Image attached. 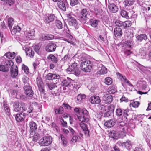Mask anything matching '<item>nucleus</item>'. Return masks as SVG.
<instances>
[{
    "mask_svg": "<svg viewBox=\"0 0 151 151\" xmlns=\"http://www.w3.org/2000/svg\"><path fill=\"white\" fill-rule=\"evenodd\" d=\"M89 12L87 9L86 8L83 9L80 11L78 19L82 23L85 24L89 19Z\"/></svg>",
    "mask_w": 151,
    "mask_h": 151,
    "instance_id": "obj_1",
    "label": "nucleus"
},
{
    "mask_svg": "<svg viewBox=\"0 0 151 151\" xmlns=\"http://www.w3.org/2000/svg\"><path fill=\"white\" fill-rule=\"evenodd\" d=\"M68 24L70 26L73 27L75 29H78L80 25L78 24L76 20L73 17L71 14H68L67 15Z\"/></svg>",
    "mask_w": 151,
    "mask_h": 151,
    "instance_id": "obj_2",
    "label": "nucleus"
},
{
    "mask_svg": "<svg viewBox=\"0 0 151 151\" xmlns=\"http://www.w3.org/2000/svg\"><path fill=\"white\" fill-rule=\"evenodd\" d=\"M81 69L83 71L89 72L92 68V64L89 60L82 61L80 63Z\"/></svg>",
    "mask_w": 151,
    "mask_h": 151,
    "instance_id": "obj_3",
    "label": "nucleus"
},
{
    "mask_svg": "<svg viewBox=\"0 0 151 151\" xmlns=\"http://www.w3.org/2000/svg\"><path fill=\"white\" fill-rule=\"evenodd\" d=\"M52 141V138L50 136H46L40 139L39 143L42 146H48L50 145Z\"/></svg>",
    "mask_w": 151,
    "mask_h": 151,
    "instance_id": "obj_4",
    "label": "nucleus"
},
{
    "mask_svg": "<svg viewBox=\"0 0 151 151\" xmlns=\"http://www.w3.org/2000/svg\"><path fill=\"white\" fill-rule=\"evenodd\" d=\"M67 71L70 73L75 74L76 76L79 75L80 73V71L77 67L76 63H74L69 66L67 69Z\"/></svg>",
    "mask_w": 151,
    "mask_h": 151,
    "instance_id": "obj_5",
    "label": "nucleus"
},
{
    "mask_svg": "<svg viewBox=\"0 0 151 151\" xmlns=\"http://www.w3.org/2000/svg\"><path fill=\"white\" fill-rule=\"evenodd\" d=\"M128 110H123L120 108H118L116 110V115L118 117H120L123 114V116L126 119L130 120L129 119V114Z\"/></svg>",
    "mask_w": 151,
    "mask_h": 151,
    "instance_id": "obj_6",
    "label": "nucleus"
},
{
    "mask_svg": "<svg viewBox=\"0 0 151 151\" xmlns=\"http://www.w3.org/2000/svg\"><path fill=\"white\" fill-rule=\"evenodd\" d=\"M88 112L85 109H83L82 110L81 113L77 114V116L80 121L82 122H87L88 121V118L86 116L88 115Z\"/></svg>",
    "mask_w": 151,
    "mask_h": 151,
    "instance_id": "obj_7",
    "label": "nucleus"
},
{
    "mask_svg": "<svg viewBox=\"0 0 151 151\" xmlns=\"http://www.w3.org/2000/svg\"><path fill=\"white\" fill-rule=\"evenodd\" d=\"M24 93L28 97H32L33 95V91L32 90L31 86L28 84V85L24 86Z\"/></svg>",
    "mask_w": 151,
    "mask_h": 151,
    "instance_id": "obj_8",
    "label": "nucleus"
},
{
    "mask_svg": "<svg viewBox=\"0 0 151 151\" xmlns=\"http://www.w3.org/2000/svg\"><path fill=\"white\" fill-rule=\"evenodd\" d=\"M13 65V62L11 60L7 62L6 65H0V71L6 72L9 70V68Z\"/></svg>",
    "mask_w": 151,
    "mask_h": 151,
    "instance_id": "obj_9",
    "label": "nucleus"
},
{
    "mask_svg": "<svg viewBox=\"0 0 151 151\" xmlns=\"http://www.w3.org/2000/svg\"><path fill=\"white\" fill-rule=\"evenodd\" d=\"M57 5L59 8L63 11H65L68 4L65 0H63V1L61 0L58 1L57 3Z\"/></svg>",
    "mask_w": 151,
    "mask_h": 151,
    "instance_id": "obj_10",
    "label": "nucleus"
},
{
    "mask_svg": "<svg viewBox=\"0 0 151 151\" xmlns=\"http://www.w3.org/2000/svg\"><path fill=\"white\" fill-rule=\"evenodd\" d=\"M56 45L52 42L48 43L45 47L46 50L48 52L55 51L56 48Z\"/></svg>",
    "mask_w": 151,
    "mask_h": 151,
    "instance_id": "obj_11",
    "label": "nucleus"
},
{
    "mask_svg": "<svg viewBox=\"0 0 151 151\" xmlns=\"http://www.w3.org/2000/svg\"><path fill=\"white\" fill-rule=\"evenodd\" d=\"M12 66L11 69V76L13 78H16L18 74V68L17 66L11 65Z\"/></svg>",
    "mask_w": 151,
    "mask_h": 151,
    "instance_id": "obj_12",
    "label": "nucleus"
},
{
    "mask_svg": "<svg viewBox=\"0 0 151 151\" xmlns=\"http://www.w3.org/2000/svg\"><path fill=\"white\" fill-rule=\"evenodd\" d=\"M25 37L27 40L32 39L34 36V32L31 30H27L24 33Z\"/></svg>",
    "mask_w": 151,
    "mask_h": 151,
    "instance_id": "obj_13",
    "label": "nucleus"
},
{
    "mask_svg": "<svg viewBox=\"0 0 151 151\" xmlns=\"http://www.w3.org/2000/svg\"><path fill=\"white\" fill-rule=\"evenodd\" d=\"M60 78L59 75L57 74L49 73L46 76V79L48 80L52 79H58Z\"/></svg>",
    "mask_w": 151,
    "mask_h": 151,
    "instance_id": "obj_14",
    "label": "nucleus"
},
{
    "mask_svg": "<svg viewBox=\"0 0 151 151\" xmlns=\"http://www.w3.org/2000/svg\"><path fill=\"white\" fill-rule=\"evenodd\" d=\"M89 101L91 103L93 104H98L101 102L100 98L98 96H91L90 98Z\"/></svg>",
    "mask_w": 151,
    "mask_h": 151,
    "instance_id": "obj_15",
    "label": "nucleus"
},
{
    "mask_svg": "<svg viewBox=\"0 0 151 151\" xmlns=\"http://www.w3.org/2000/svg\"><path fill=\"white\" fill-rule=\"evenodd\" d=\"M120 131L119 132L118 136L119 138H123L126 135V131L125 130L126 127L125 126H120Z\"/></svg>",
    "mask_w": 151,
    "mask_h": 151,
    "instance_id": "obj_16",
    "label": "nucleus"
},
{
    "mask_svg": "<svg viewBox=\"0 0 151 151\" xmlns=\"http://www.w3.org/2000/svg\"><path fill=\"white\" fill-rule=\"evenodd\" d=\"M25 114L24 113H19L17 114L15 116L16 121L18 122H22L25 118Z\"/></svg>",
    "mask_w": 151,
    "mask_h": 151,
    "instance_id": "obj_17",
    "label": "nucleus"
},
{
    "mask_svg": "<svg viewBox=\"0 0 151 151\" xmlns=\"http://www.w3.org/2000/svg\"><path fill=\"white\" fill-rule=\"evenodd\" d=\"M23 49L24 50L26 55L32 58L33 57L34 55V52L32 50V49L29 47H24L23 48Z\"/></svg>",
    "mask_w": 151,
    "mask_h": 151,
    "instance_id": "obj_18",
    "label": "nucleus"
},
{
    "mask_svg": "<svg viewBox=\"0 0 151 151\" xmlns=\"http://www.w3.org/2000/svg\"><path fill=\"white\" fill-rule=\"evenodd\" d=\"M103 99L105 104H109L113 101V97L111 95L106 94L104 97Z\"/></svg>",
    "mask_w": 151,
    "mask_h": 151,
    "instance_id": "obj_19",
    "label": "nucleus"
},
{
    "mask_svg": "<svg viewBox=\"0 0 151 151\" xmlns=\"http://www.w3.org/2000/svg\"><path fill=\"white\" fill-rule=\"evenodd\" d=\"M118 78L120 79L124 83H127L128 85L132 87H133V86L130 83L129 81L127 80L124 76L122 75L121 74L118 73L117 74Z\"/></svg>",
    "mask_w": 151,
    "mask_h": 151,
    "instance_id": "obj_20",
    "label": "nucleus"
},
{
    "mask_svg": "<svg viewBox=\"0 0 151 151\" xmlns=\"http://www.w3.org/2000/svg\"><path fill=\"white\" fill-rule=\"evenodd\" d=\"M109 9L112 13H116L118 11V8L117 5L114 3L109 4L108 6Z\"/></svg>",
    "mask_w": 151,
    "mask_h": 151,
    "instance_id": "obj_21",
    "label": "nucleus"
},
{
    "mask_svg": "<svg viewBox=\"0 0 151 151\" xmlns=\"http://www.w3.org/2000/svg\"><path fill=\"white\" fill-rule=\"evenodd\" d=\"M115 123V120L114 119H111L106 121L104 124L105 126L110 128L113 127Z\"/></svg>",
    "mask_w": 151,
    "mask_h": 151,
    "instance_id": "obj_22",
    "label": "nucleus"
},
{
    "mask_svg": "<svg viewBox=\"0 0 151 151\" xmlns=\"http://www.w3.org/2000/svg\"><path fill=\"white\" fill-rule=\"evenodd\" d=\"M114 34L116 37L121 36L122 34V29L119 27L115 28L114 30Z\"/></svg>",
    "mask_w": 151,
    "mask_h": 151,
    "instance_id": "obj_23",
    "label": "nucleus"
},
{
    "mask_svg": "<svg viewBox=\"0 0 151 151\" xmlns=\"http://www.w3.org/2000/svg\"><path fill=\"white\" fill-rule=\"evenodd\" d=\"M55 19V17L54 15H49L45 18V22L47 23L53 21Z\"/></svg>",
    "mask_w": 151,
    "mask_h": 151,
    "instance_id": "obj_24",
    "label": "nucleus"
},
{
    "mask_svg": "<svg viewBox=\"0 0 151 151\" xmlns=\"http://www.w3.org/2000/svg\"><path fill=\"white\" fill-rule=\"evenodd\" d=\"M109 135L111 137L116 140L118 139L119 138L118 133L115 131H111L109 133Z\"/></svg>",
    "mask_w": 151,
    "mask_h": 151,
    "instance_id": "obj_25",
    "label": "nucleus"
},
{
    "mask_svg": "<svg viewBox=\"0 0 151 151\" xmlns=\"http://www.w3.org/2000/svg\"><path fill=\"white\" fill-rule=\"evenodd\" d=\"M137 85L141 88L142 90H145L147 87L146 82L143 80L139 81Z\"/></svg>",
    "mask_w": 151,
    "mask_h": 151,
    "instance_id": "obj_26",
    "label": "nucleus"
},
{
    "mask_svg": "<svg viewBox=\"0 0 151 151\" xmlns=\"http://www.w3.org/2000/svg\"><path fill=\"white\" fill-rule=\"evenodd\" d=\"M32 106L33 107V109H34L36 111H40L42 107V106L41 104H38L37 102H34L33 103Z\"/></svg>",
    "mask_w": 151,
    "mask_h": 151,
    "instance_id": "obj_27",
    "label": "nucleus"
},
{
    "mask_svg": "<svg viewBox=\"0 0 151 151\" xmlns=\"http://www.w3.org/2000/svg\"><path fill=\"white\" fill-rule=\"evenodd\" d=\"M72 80L69 78L67 77L66 79L64 80L62 82V84L65 87L70 86Z\"/></svg>",
    "mask_w": 151,
    "mask_h": 151,
    "instance_id": "obj_28",
    "label": "nucleus"
},
{
    "mask_svg": "<svg viewBox=\"0 0 151 151\" xmlns=\"http://www.w3.org/2000/svg\"><path fill=\"white\" fill-rule=\"evenodd\" d=\"M136 38L138 41L141 42L143 40H146L147 39V37L146 34H143L137 36Z\"/></svg>",
    "mask_w": 151,
    "mask_h": 151,
    "instance_id": "obj_29",
    "label": "nucleus"
},
{
    "mask_svg": "<svg viewBox=\"0 0 151 151\" xmlns=\"http://www.w3.org/2000/svg\"><path fill=\"white\" fill-rule=\"evenodd\" d=\"M49 60H51L54 63H56L58 62L57 58L53 54H50L47 57Z\"/></svg>",
    "mask_w": 151,
    "mask_h": 151,
    "instance_id": "obj_30",
    "label": "nucleus"
},
{
    "mask_svg": "<svg viewBox=\"0 0 151 151\" xmlns=\"http://www.w3.org/2000/svg\"><path fill=\"white\" fill-rule=\"evenodd\" d=\"M96 14L98 17L100 19H102L105 16V13L102 9H99L96 13Z\"/></svg>",
    "mask_w": 151,
    "mask_h": 151,
    "instance_id": "obj_31",
    "label": "nucleus"
},
{
    "mask_svg": "<svg viewBox=\"0 0 151 151\" xmlns=\"http://www.w3.org/2000/svg\"><path fill=\"white\" fill-rule=\"evenodd\" d=\"M19 103L18 101H16L14 103L13 106L14 111L17 112L20 111L21 108L19 106Z\"/></svg>",
    "mask_w": 151,
    "mask_h": 151,
    "instance_id": "obj_32",
    "label": "nucleus"
},
{
    "mask_svg": "<svg viewBox=\"0 0 151 151\" xmlns=\"http://www.w3.org/2000/svg\"><path fill=\"white\" fill-rule=\"evenodd\" d=\"M29 126L32 132L35 131L37 128L36 124L33 121L30 122Z\"/></svg>",
    "mask_w": 151,
    "mask_h": 151,
    "instance_id": "obj_33",
    "label": "nucleus"
},
{
    "mask_svg": "<svg viewBox=\"0 0 151 151\" xmlns=\"http://www.w3.org/2000/svg\"><path fill=\"white\" fill-rule=\"evenodd\" d=\"M3 106L4 109L7 115H9L10 114V109L9 105L7 104L6 102L4 101L3 102Z\"/></svg>",
    "mask_w": 151,
    "mask_h": 151,
    "instance_id": "obj_34",
    "label": "nucleus"
},
{
    "mask_svg": "<svg viewBox=\"0 0 151 151\" xmlns=\"http://www.w3.org/2000/svg\"><path fill=\"white\" fill-rule=\"evenodd\" d=\"M120 14L123 17L125 18L126 19H128L130 17L129 16V13H128L125 10H122L120 12Z\"/></svg>",
    "mask_w": 151,
    "mask_h": 151,
    "instance_id": "obj_35",
    "label": "nucleus"
},
{
    "mask_svg": "<svg viewBox=\"0 0 151 151\" xmlns=\"http://www.w3.org/2000/svg\"><path fill=\"white\" fill-rule=\"evenodd\" d=\"M116 91V88L114 86H110L108 89V91L109 93L114 94Z\"/></svg>",
    "mask_w": 151,
    "mask_h": 151,
    "instance_id": "obj_36",
    "label": "nucleus"
},
{
    "mask_svg": "<svg viewBox=\"0 0 151 151\" xmlns=\"http://www.w3.org/2000/svg\"><path fill=\"white\" fill-rule=\"evenodd\" d=\"M138 55L141 58H145L146 56V52L142 49H140L139 50Z\"/></svg>",
    "mask_w": 151,
    "mask_h": 151,
    "instance_id": "obj_37",
    "label": "nucleus"
},
{
    "mask_svg": "<svg viewBox=\"0 0 151 151\" xmlns=\"http://www.w3.org/2000/svg\"><path fill=\"white\" fill-rule=\"evenodd\" d=\"M131 24V21L129 20L126 21L124 22H123L122 27L126 29L130 27Z\"/></svg>",
    "mask_w": 151,
    "mask_h": 151,
    "instance_id": "obj_38",
    "label": "nucleus"
},
{
    "mask_svg": "<svg viewBox=\"0 0 151 151\" xmlns=\"http://www.w3.org/2000/svg\"><path fill=\"white\" fill-rule=\"evenodd\" d=\"M6 57L8 58L11 59H13L15 56V54L14 52L12 53L8 52L6 53L5 55Z\"/></svg>",
    "mask_w": 151,
    "mask_h": 151,
    "instance_id": "obj_39",
    "label": "nucleus"
},
{
    "mask_svg": "<svg viewBox=\"0 0 151 151\" xmlns=\"http://www.w3.org/2000/svg\"><path fill=\"white\" fill-rule=\"evenodd\" d=\"M132 146V144L130 140H128L126 142H124V147L128 149H129Z\"/></svg>",
    "mask_w": 151,
    "mask_h": 151,
    "instance_id": "obj_40",
    "label": "nucleus"
},
{
    "mask_svg": "<svg viewBox=\"0 0 151 151\" xmlns=\"http://www.w3.org/2000/svg\"><path fill=\"white\" fill-rule=\"evenodd\" d=\"M135 1V0H125L124 4L126 6H129L133 4Z\"/></svg>",
    "mask_w": 151,
    "mask_h": 151,
    "instance_id": "obj_41",
    "label": "nucleus"
},
{
    "mask_svg": "<svg viewBox=\"0 0 151 151\" xmlns=\"http://www.w3.org/2000/svg\"><path fill=\"white\" fill-rule=\"evenodd\" d=\"M21 30V28L18 25L14 26L12 31V32L14 34H16V33L19 32Z\"/></svg>",
    "mask_w": 151,
    "mask_h": 151,
    "instance_id": "obj_42",
    "label": "nucleus"
},
{
    "mask_svg": "<svg viewBox=\"0 0 151 151\" xmlns=\"http://www.w3.org/2000/svg\"><path fill=\"white\" fill-rule=\"evenodd\" d=\"M46 86L50 90H52L55 87V83H53L50 82L46 83Z\"/></svg>",
    "mask_w": 151,
    "mask_h": 151,
    "instance_id": "obj_43",
    "label": "nucleus"
},
{
    "mask_svg": "<svg viewBox=\"0 0 151 151\" xmlns=\"http://www.w3.org/2000/svg\"><path fill=\"white\" fill-rule=\"evenodd\" d=\"M33 141L36 142L40 139V135L38 134H36L33 137Z\"/></svg>",
    "mask_w": 151,
    "mask_h": 151,
    "instance_id": "obj_44",
    "label": "nucleus"
},
{
    "mask_svg": "<svg viewBox=\"0 0 151 151\" xmlns=\"http://www.w3.org/2000/svg\"><path fill=\"white\" fill-rule=\"evenodd\" d=\"M55 25L59 29H61L63 28L62 23L59 20H56Z\"/></svg>",
    "mask_w": 151,
    "mask_h": 151,
    "instance_id": "obj_45",
    "label": "nucleus"
},
{
    "mask_svg": "<svg viewBox=\"0 0 151 151\" xmlns=\"http://www.w3.org/2000/svg\"><path fill=\"white\" fill-rule=\"evenodd\" d=\"M8 22L9 27L11 29L14 24V19L12 18H9L8 19Z\"/></svg>",
    "mask_w": 151,
    "mask_h": 151,
    "instance_id": "obj_46",
    "label": "nucleus"
},
{
    "mask_svg": "<svg viewBox=\"0 0 151 151\" xmlns=\"http://www.w3.org/2000/svg\"><path fill=\"white\" fill-rule=\"evenodd\" d=\"M99 21L96 20H91L90 21L91 25L93 27H96L98 25Z\"/></svg>",
    "mask_w": 151,
    "mask_h": 151,
    "instance_id": "obj_47",
    "label": "nucleus"
},
{
    "mask_svg": "<svg viewBox=\"0 0 151 151\" xmlns=\"http://www.w3.org/2000/svg\"><path fill=\"white\" fill-rule=\"evenodd\" d=\"M107 73V69L105 67H102L101 69L98 72V74H104L106 73Z\"/></svg>",
    "mask_w": 151,
    "mask_h": 151,
    "instance_id": "obj_48",
    "label": "nucleus"
},
{
    "mask_svg": "<svg viewBox=\"0 0 151 151\" xmlns=\"http://www.w3.org/2000/svg\"><path fill=\"white\" fill-rule=\"evenodd\" d=\"M21 109H22V111H25L27 108V106L25 103L21 102L20 104Z\"/></svg>",
    "mask_w": 151,
    "mask_h": 151,
    "instance_id": "obj_49",
    "label": "nucleus"
},
{
    "mask_svg": "<svg viewBox=\"0 0 151 151\" xmlns=\"http://www.w3.org/2000/svg\"><path fill=\"white\" fill-rule=\"evenodd\" d=\"M139 104V102L138 101H134L130 103V106L134 108H137Z\"/></svg>",
    "mask_w": 151,
    "mask_h": 151,
    "instance_id": "obj_50",
    "label": "nucleus"
},
{
    "mask_svg": "<svg viewBox=\"0 0 151 151\" xmlns=\"http://www.w3.org/2000/svg\"><path fill=\"white\" fill-rule=\"evenodd\" d=\"M37 82L38 86L43 85V82L40 77H38L37 78Z\"/></svg>",
    "mask_w": 151,
    "mask_h": 151,
    "instance_id": "obj_51",
    "label": "nucleus"
},
{
    "mask_svg": "<svg viewBox=\"0 0 151 151\" xmlns=\"http://www.w3.org/2000/svg\"><path fill=\"white\" fill-rule=\"evenodd\" d=\"M54 38V36L52 35H45L43 39L45 40H51Z\"/></svg>",
    "mask_w": 151,
    "mask_h": 151,
    "instance_id": "obj_52",
    "label": "nucleus"
},
{
    "mask_svg": "<svg viewBox=\"0 0 151 151\" xmlns=\"http://www.w3.org/2000/svg\"><path fill=\"white\" fill-rule=\"evenodd\" d=\"M105 83L107 85H110L112 83L111 79L110 77H107L105 79Z\"/></svg>",
    "mask_w": 151,
    "mask_h": 151,
    "instance_id": "obj_53",
    "label": "nucleus"
},
{
    "mask_svg": "<svg viewBox=\"0 0 151 151\" xmlns=\"http://www.w3.org/2000/svg\"><path fill=\"white\" fill-rule=\"evenodd\" d=\"M123 22L120 20H116L114 22V24L116 26L122 27Z\"/></svg>",
    "mask_w": 151,
    "mask_h": 151,
    "instance_id": "obj_54",
    "label": "nucleus"
},
{
    "mask_svg": "<svg viewBox=\"0 0 151 151\" xmlns=\"http://www.w3.org/2000/svg\"><path fill=\"white\" fill-rule=\"evenodd\" d=\"M126 47L127 48H132V47L133 43L132 41H127L126 43Z\"/></svg>",
    "mask_w": 151,
    "mask_h": 151,
    "instance_id": "obj_55",
    "label": "nucleus"
},
{
    "mask_svg": "<svg viewBox=\"0 0 151 151\" xmlns=\"http://www.w3.org/2000/svg\"><path fill=\"white\" fill-rule=\"evenodd\" d=\"M86 97V96L84 94H79L77 97V100L78 101H81L83 99Z\"/></svg>",
    "mask_w": 151,
    "mask_h": 151,
    "instance_id": "obj_56",
    "label": "nucleus"
},
{
    "mask_svg": "<svg viewBox=\"0 0 151 151\" xmlns=\"http://www.w3.org/2000/svg\"><path fill=\"white\" fill-rule=\"evenodd\" d=\"M115 106L114 105L111 104L108 107V110L112 113L113 112L114 110Z\"/></svg>",
    "mask_w": 151,
    "mask_h": 151,
    "instance_id": "obj_57",
    "label": "nucleus"
},
{
    "mask_svg": "<svg viewBox=\"0 0 151 151\" xmlns=\"http://www.w3.org/2000/svg\"><path fill=\"white\" fill-rule=\"evenodd\" d=\"M23 69L24 70V72L26 74H28L29 73V69L28 67L25 66L24 64H23L22 66Z\"/></svg>",
    "mask_w": 151,
    "mask_h": 151,
    "instance_id": "obj_58",
    "label": "nucleus"
},
{
    "mask_svg": "<svg viewBox=\"0 0 151 151\" xmlns=\"http://www.w3.org/2000/svg\"><path fill=\"white\" fill-rule=\"evenodd\" d=\"M79 125L81 128L83 129V130H86L87 129V127L85 124L83 122H81L79 123Z\"/></svg>",
    "mask_w": 151,
    "mask_h": 151,
    "instance_id": "obj_59",
    "label": "nucleus"
},
{
    "mask_svg": "<svg viewBox=\"0 0 151 151\" xmlns=\"http://www.w3.org/2000/svg\"><path fill=\"white\" fill-rule=\"evenodd\" d=\"M60 137L63 144L65 145L67 143V141L65 137L62 135H60Z\"/></svg>",
    "mask_w": 151,
    "mask_h": 151,
    "instance_id": "obj_60",
    "label": "nucleus"
},
{
    "mask_svg": "<svg viewBox=\"0 0 151 151\" xmlns=\"http://www.w3.org/2000/svg\"><path fill=\"white\" fill-rule=\"evenodd\" d=\"M63 32L66 33L68 34H69L70 33V31L68 29L67 26L66 24H65V26H64Z\"/></svg>",
    "mask_w": 151,
    "mask_h": 151,
    "instance_id": "obj_61",
    "label": "nucleus"
},
{
    "mask_svg": "<svg viewBox=\"0 0 151 151\" xmlns=\"http://www.w3.org/2000/svg\"><path fill=\"white\" fill-rule=\"evenodd\" d=\"M79 137L78 136H74L71 139V141L74 143L76 142L78 140Z\"/></svg>",
    "mask_w": 151,
    "mask_h": 151,
    "instance_id": "obj_62",
    "label": "nucleus"
},
{
    "mask_svg": "<svg viewBox=\"0 0 151 151\" xmlns=\"http://www.w3.org/2000/svg\"><path fill=\"white\" fill-rule=\"evenodd\" d=\"M29 81V78L28 77H25L23 78V82L24 83V86L28 85L29 84L28 83Z\"/></svg>",
    "mask_w": 151,
    "mask_h": 151,
    "instance_id": "obj_63",
    "label": "nucleus"
},
{
    "mask_svg": "<svg viewBox=\"0 0 151 151\" xmlns=\"http://www.w3.org/2000/svg\"><path fill=\"white\" fill-rule=\"evenodd\" d=\"M78 2V0H70V4L72 6L77 4Z\"/></svg>",
    "mask_w": 151,
    "mask_h": 151,
    "instance_id": "obj_64",
    "label": "nucleus"
}]
</instances>
